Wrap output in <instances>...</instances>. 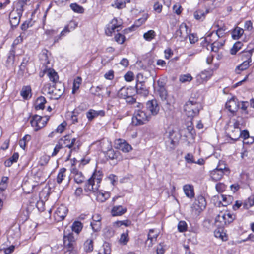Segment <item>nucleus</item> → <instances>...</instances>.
<instances>
[{
    "mask_svg": "<svg viewBox=\"0 0 254 254\" xmlns=\"http://www.w3.org/2000/svg\"><path fill=\"white\" fill-rule=\"evenodd\" d=\"M102 176L101 171L94 172L84 185L85 191L86 192H95L99 189Z\"/></svg>",
    "mask_w": 254,
    "mask_h": 254,
    "instance_id": "nucleus-1",
    "label": "nucleus"
},
{
    "mask_svg": "<svg viewBox=\"0 0 254 254\" xmlns=\"http://www.w3.org/2000/svg\"><path fill=\"white\" fill-rule=\"evenodd\" d=\"M151 118L150 115L145 110L137 109L134 112L132 122L134 125H141L147 123Z\"/></svg>",
    "mask_w": 254,
    "mask_h": 254,
    "instance_id": "nucleus-2",
    "label": "nucleus"
},
{
    "mask_svg": "<svg viewBox=\"0 0 254 254\" xmlns=\"http://www.w3.org/2000/svg\"><path fill=\"white\" fill-rule=\"evenodd\" d=\"M202 108L200 103L194 100H189L184 106V112L188 117L192 118L197 116Z\"/></svg>",
    "mask_w": 254,
    "mask_h": 254,
    "instance_id": "nucleus-3",
    "label": "nucleus"
},
{
    "mask_svg": "<svg viewBox=\"0 0 254 254\" xmlns=\"http://www.w3.org/2000/svg\"><path fill=\"white\" fill-rule=\"evenodd\" d=\"M29 0H19L17 3L19 10L12 11L9 14L10 23L12 27H16L19 23L23 7Z\"/></svg>",
    "mask_w": 254,
    "mask_h": 254,
    "instance_id": "nucleus-4",
    "label": "nucleus"
},
{
    "mask_svg": "<svg viewBox=\"0 0 254 254\" xmlns=\"http://www.w3.org/2000/svg\"><path fill=\"white\" fill-rule=\"evenodd\" d=\"M206 202L202 195H199L191 206V212L194 215H198L205 208Z\"/></svg>",
    "mask_w": 254,
    "mask_h": 254,
    "instance_id": "nucleus-5",
    "label": "nucleus"
},
{
    "mask_svg": "<svg viewBox=\"0 0 254 254\" xmlns=\"http://www.w3.org/2000/svg\"><path fill=\"white\" fill-rule=\"evenodd\" d=\"M64 245V248L71 253H74L76 246V239L73 234L69 233L67 235H64L63 238Z\"/></svg>",
    "mask_w": 254,
    "mask_h": 254,
    "instance_id": "nucleus-6",
    "label": "nucleus"
},
{
    "mask_svg": "<svg viewBox=\"0 0 254 254\" xmlns=\"http://www.w3.org/2000/svg\"><path fill=\"white\" fill-rule=\"evenodd\" d=\"M48 120V118L44 119L40 116L35 115L32 117L30 123L34 130L37 131L45 126Z\"/></svg>",
    "mask_w": 254,
    "mask_h": 254,
    "instance_id": "nucleus-7",
    "label": "nucleus"
},
{
    "mask_svg": "<svg viewBox=\"0 0 254 254\" xmlns=\"http://www.w3.org/2000/svg\"><path fill=\"white\" fill-rule=\"evenodd\" d=\"M144 110H145L146 112H148L151 118L153 116L156 115L159 110V107L156 100H152L148 101L146 103V109H144Z\"/></svg>",
    "mask_w": 254,
    "mask_h": 254,
    "instance_id": "nucleus-8",
    "label": "nucleus"
},
{
    "mask_svg": "<svg viewBox=\"0 0 254 254\" xmlns=\"http://www.w3.org/2000/svg\"><path fill=\"white\" fill-rule=\"evenodd\" d=\"M159 234V231L154 229H151L149 230L147 235V240L145 242V245L150 248L157 242V238Z\"/></svg>",
    "mask_w": 254,
    "mask_h": 254,
    "instance_id": "nucleus-9",
    "label": "nucleus"
},
{
    "mask_svg": "<svg viewBox=\"0 0 254 254\" xmlns=\"http://www.w3.org/2000/svg\"><path fill=\"white\" fill-rule=\"evenodd\" d=\"M140 77H142V75L138 74L137 76V79L135 86L136 92L139 94L142 95L144 96H146L148 94L149 92L144 85V82L139 81Z\"/></svg>",
    "mask_w": 254,
    "mask_h": 254,
    "instance_id": "nucleus-10",
    "label": "nucleus"
},
{
    "mask_svg": "<svg viewBox=\"0 0 254 254\" xmlns=\"http://www.w3.org/2000/svg\"><path fill=\"white\" fill-rule=\"evenodd\" d=\"M121 29V25L117 24V19L114 18L112 20L111 23L109 24L105 30V33L107 36H111L112 33L114 32L116 30L119 31Z\"/></svg>",
    "mask_w": 254,
    "mask_h": 254,
    "instance_id": "nucleus-11",
    "label": "nucleus"
},
{
    "mask_svg": "<svg viewBox=\"0 0 254 254\" xmlns=\"http://www.w3.org/2000/svg\"><path fill=\"white\" fill-rule=\"evenodd\" d=\"M67 212L68 209L66 207L61 205L56 210L54 213V217L58 221L63 220L66 216Z\"/></svg>",
    "mask_w": 254,
    "mask_h": 254,
    "instance_id": "nucleus-12",
    "label": "nucleus"
},
{
    "mask_svg": "<svg viewBox=\"0 0 254 254\" xmlns=\"http://www.w3.org/2000/svg\"><path fill=\"white\" fill-rule=\"evenodd\" d=\"M71 174L73 175V178L74 181L77 184L82 183L85 180V177L83 175L82 173L78 171L74 166L73 164L70 169Z\"/></svg>",
    "mask_w": 254,
    "mask_h": 254,
    "instance_id": "nucleus-13",
    "label": "nucleus"
},
{
    "mask_svg": "<svg viewBox=\"0 0 254 254\" xmlns=\"http://www.w3.org/2000/svg\"><path fill=\"white\" fill-rule=\"evenodd\" d=\"M64 91V88L60 83L55 86H53V91H51V98L54 99H59L63 95Z\"/></svg>",
    "mask_w": 254,
    "mask_h": 254,
    "instance_id": "nucleus-14",
    "label": "nucleus"
},
{
    "mask_svg": "<svg viewBox=\"0 0 254 254\" xmlns=\"http://www.w3.org/2000/svg\"><path fill=\"white\" fill-rule=\"evenodd\" d=\"M190 32V30L188 29L187 25L182 23L179 27V28L176 30L175 35L177 37H180L182 38H186L189 35Z\"/></svg>",
    "mask_w": 254,
    "mask_h": 254,
    "instance_id": "nucleus-15",
    "label": "nucleus"
},
{
    "mask_svg": "<svg viewBox=\"0 0 254 254\" xmlns=\"http://www.w3.org/2000/svg\"><path fill=\"white\" fill-rule=\"evenodd\" d=\"M226 108L231 113H234L239 108V102L234 97L228 101L225 104Z\"/></svg>",
    "mask_w": 254,
    "mask_h": 254,
    "instance_id": "nucleus-16",
    "label": "nucleus"
},
{
    "mask_svg": "<svg viewBox=\"0 0 254 254\" xmlns=\"http://www.w3.org/2000/svg\"><path fill=\"white\" fill-rule=\"evenodd\" d=\"M76 139L75 138H70L69 135H66L63 138H61L60 141L63 142V146L64 145L65 147H68L69 149H71L74 145H76L77 143L76 142Z\"/></svg>",
    "mask_w": 254,
    "mask_h": 254,
    "instance_id": "nucleus-17",
    "label": "nucleus"
},
{
    "mask_svg": "<svg viewBox=\"0 0 254 254\" xmlns=\"http://www.w3.org/2000/svg\"><path fill=\"white\" fill-rule=\"evenodd\" d=\"M212 75L211 70H204L202 71L196 76V79L199 83H203L206 81Z\"/></svg>",
    "mask_w": 254,
    "mask_h": 254,
    "instance_id": "nucleus-18",
    "label": "nucleus"
},
{
    "mask_svg": "<svg viewBox=\"0 0 254 254\" xmlns=\"http://www.w3.org/2000/svg\"><path fill=\"white\" fill-rule=\"evenodd\" d=\"M104 115L105 112L104 110L96 111L93 109H90L86 113V117L89 121H91L98 116H104Z\"/></svg>",
    "mask_w": 254,
    "mask_h": 254,
    "instance_id": "nucleus-19",
    "label": "nucleus"
},
{
    "mask_svg": "<svg viewBox=\"0 0 254 254\" xmlns=\"http://www.w3.org/2000/svg\"><path fill=\"white\" fill-rule=\"evenodd\" d=\"M44 73H47L50 80L52 82L56 83L58 81V75L54 69H51L50 68L44 69Z\"/></svg>",
    "mask_w": 254,
    "mask_h": 254,
    "instance_id": "nucleus-20",
    "label": "nucleus"
},
{
    "mask_svg": "<svg viewBox=\"0 0 254 254\" xmlns=\"http://www.w3.org/2000/svg\"><path fill=\"white\" fill-rule=\"evenodd\" d=\"M127 211V209L121 205L115 206L112 209L111 214L113 216H121L124 214Z\"/></svg>",
    "mask_w": 254,
    "mask_h": 254,
    "instance_id": "nucleus-21",
    "label": "nucleus"
},
{
    "mask_svg": "<svg viewBox=\"0 0 254 254\" xmlns=\"http://www.w3.org/2000/svg\"><path fill=\"white\" fill-rule=\"evenodd\" d=\"M224 172L222 171V169H214L210 172V176L214 181L220 180L224 175Z\"/></svg>",
    "mask_w": 254,
    "mask_h": 254,
    "instance_id": "nucleus-22",
    "label": "nucleus"
},
{
    "mask_svg": "<svg viewBox=\"0 0 254 254\" xmlns=\"http://www.w3.org/2000/svg\"><path fill=\"white\" fill-rule=\"evenodd\" d=\"M93 193L96 195L97 200L101 202L105 201L110 197V194L109 192H102L99 191L98 190Z\"/></svg>",
    "mask_w": 254,
    "mask_h": 254,
    "instance_id": "nucleus-23",
    "label": "nucleus"
},
{
    "mask_svg": "<svg viewBox=\"0 0 254 254\" xmlns=\"http://www.w3.org/2000/svg\"><path fill=\"white\" fill-rule=\"evenodd\" d=\"M118 142V148L124 152H128L132 149V147L130 145L128 144L125 141L121 139H119Z\"/></svg>",
    "mask_w": 254,
    "mask_h": 254,
    "instance_id": "nucleus-24",
    "label": "nucleus"
},
{
    "mask_svg": "<svg viewBox=\"0 0 254 254\" xmlns=\"http://www.w3.org/2000/svg\"><path fill=\"white\" fill-rule=\"evenodd\" d=\"M47 101L43 96L39 97L35 103V108L36 110H43L45 108V104Z\"/></svg>",
    "mask_w": 254,
    "mask_h": 254,
    "instance_id": "nucleus-25",
    "label": "nucleus"
},
{
    "mask_svg": "<svg viewBox=\"0 0 254 254\" xmlns=\"http://www.w3.org/2000/svg\"><path fill=\"white\" fill-rule=\"evenodd\" d=\"M183 190L186 195L189 198H192L194 196L193 187L190 185H185L183 186Z\"/></svg>",
    "mask_w": 254,
    "mask_h": 254,
    "instance_id": "nucleus-26",
    "label": "nucleus"
},
{
    "mask_svg": "<svg viewBox=\"0 0 254 254\" xmlns=\"http://www.w3.org/2000/svg\"><path fill=\"white\" fill-rule=\"evenodd\" d=\"M208 13V10L204 11L203 10L198 9L194 12L193 15L196 20L203 21L205 17L206 14Z\"/></svg>",
    "mask_w": 254,
    "mask_h": 254,
    "instance_id": "nucleus-27",
    "label": "nucleus"
},
{
    "mask_svg": "<svg viewBox=\"0 0 254 254\" xmlns=\"http://www.w3.org/2000/svg\"><path fill=\"white\" fill-rule=\"evenodd\" d=\"M48 51L44 50L42 51V53L40 55V61L41 63L44 65L45 66V69H48L47 65L49 64V60L48 59V57L47 55Z\"/></svg>",
    "mask_w": 254,
    "mask_h": 254,
    "instance_id": "nucleus-28",
    "label": "nucleus"
},
{
    "mask_svg": "<svg viewBox=\"0 0 254 254\" xmlns=\"http://www.w3.org/2000/svg\"><path fill=\"white\" fill-rule=\"evenodd\" d=\"M243 33V29L236 27L232 32V37L233 39L237 40L242 36Z\"/></svg>",
    "mask_w": 254,
    "mask_h": 254,
    "instance_id": "nucleus-29",
    "label": "nucleus"
},
{
    "mask_svg": "<svg viewBox=\"0 0 254 254\" xmlns=\"http://www.w3.org/2000/svg\"><path fill=\"white\" fill-rule=\"evenodd\" d=\"M253 51H254L253 49H251V50L246 51H243L241 53V56L242 60L243 61L245 60V61H247V62H252L251 57H252V53H253Z\"/></svg>",
    "mask_w": 254,
    "mask_h": 254,
    "instance_id": "nucleus-30",
    "label": "nucleus"
},
{
    "mask_svg": "<svg viewBox=\"0 0 254 254\" xmlns=\"http://www.w3.org/2000/svg\"><path fill=\"white\" fill-rule=\"evenodd\" d=\"M84 250L87 253L91 252L93 250V242L92 239H88L84 243Z\"/></svg>",
    "mask_w": 254,
    "mask_h": 254,
    "instance_id": "nucleus-31",
    "label": "nucleus"
},
{
    "mask_svg": "<svg viewBox=\"0 0 254 254\" xmlns=\"http://www.w3.org/2000/svg\"><path fill=\"white\" fill-rule=\"evenodd\" d=\"M222 216L224 221H226V226L229 225L234 220L235 216L228 212H222Z\"/></svg>",
    "mask_w": 254,
    "mask_h": 254,
    "instance_id": "nucleus-32",
    "label": "nucleus"
},
{
    "mask_svg": "<svg viewBox=\"0 0 254 254\" xmlns=\"http://www.w3.org/2000/svg\"><path fill=\"white\" fill-rule=\"evenodd\" d=\"M131 90V88L122 87L118 92V95L120 98L126 99L130 94L129 93V91Z\"/></svg>",
    "mask_w": 254,
    "mask_h": 254,
    "instance_id": "nucleus-33",
    "label": "nucleus"
},
{
    "mask_svg": "<svg viewBox=\"0 0 254 254\" xmlns=\"http://www.w3.org/2000/svg\"><path fill=\"white\" fill-rule=\"evenodd\" d=\"M71 228L73 231L79 234L83 228V224L79 221H75L72 224Z\"/></svg>",
    "mask_w": 254,
    "mask_h": 254,
    "instance_id": "nucleus-34",
    "label": "nucleus"
},
{
    "mask_svg": "<svg viewBox=\"0 0 254 254\" xmlns=\"http://www.w3.org/2000/svg\"><path fill=\"white\" fill-rule=\"evenodd\" d=\"M251 62H247V61H243V62L240 64L239 65L237 66L236 68V72L239 74L240 73V72L243 70H245L247 69L250 65V63Z\"/></svg>",
    "mask_w": 254,
    "mask_h": 254,
    "instance_id": "nucleus-35",
    "label": "nucleus"
},
{
    "mask_svg": "<svg viewBox=\"0 0 254 254\" xmlns=\"http://www.w3.org/2000/svg\"><path fill=\"white\" fill-rule=\"evenodd\" d=\"M158 91L161 100L162 101H166L167 103L168 104L167 100L168 94L166 89L163 86H159Z\"/></svg>",
    "mask_w": 254,
    "mask_h": 254,
    "instance_id": "nucleus-36",
    "label": "nucleus"
},
{
    "mask_svg": "<svg viewBox=\"0 0 254 254\" xmlns=\"http://www.w3.org/2000/svg\"><path fill=\"white\" fill-rule=\"evenodd\" d=\"M65 171L66 169L64 168H61L59 170V173L57 177V182L60 184L62 183V181L64 179L65 177Z\"/></svg>",
    "mask_w": 254,
    "mask_h": 254,
    "instance_id": "nucleus-37",
    "label": "nucleus"
},
{
    "mask_svg": "<svg viewBox=\"0 0 254 254\" xmlns=\"http://www.w3.org/2000/svg\"><path fill=\"white\" fill-rule=\"evenodd\" d=\"M31 91V87L29 86H25L23 87L20 92V95L24 99H26L28 98Z\"/></svg>",
    "mask_w": 254,
    "mask_h": 254,
    "instance_id": "nucleus-38",
    "label": "nucleus"
},
{
    "mask_svg": "<svg viewBox=\"0 0 254 254\" xmlns=\"http://www.w3.org/2000/svg\"><path fill=\"white\" fill-rule=\"evenodd\" d=\"M82 82V78L78 76L74 80L73 82L72 93L74 94L75 92L79 88L80 85Z\"/></svg>",
    "mask_w": 254,
    "mask_h": 254,
    "instance_id": "nucleus-39",
    "label": "nucleus"
},
{
    "mask_svg": "<svg viewBox=\"0 0 254 254\" xmlns=\"http://www.w3.org/2000/svg\"><path fill=\"white\" fill-rule=\"evenodd\" d=\"M128 230H127L126 232L121 234L120 239L119 240V242L121 244L125 245L127 244V243L128 242Z\"/></svg>",
    "mask_w": 254,
    "mask_h": 254,
    "instance_id": "nucleus-40",
    "label": "nucleus"
},
{
    "mask_svg": "<svg viewBox=\"0 0 254 254\" xmlns=\"http://www.w3.org/2000/svg\"><path fill=\"white\" fill-rule=\"evenodd\" d=\"M222 216V212H220L215 218V223H219L218 225L219 227H224L226 226V221H224Z\"/></svg>",
    "mask_w": 254,
    "mask_h": 254,
    "instance_id": "nucleus-41",
    "label": "nucleus"
},
{
    "mask_svg": "<svg viewBox=\"0 0 254 254\" xmlns=\"http://www.w3.org/2000/svg\"><path fill=\"white\" fill-rule=\"evenodd\" d=\"M243 44L241 42H236L230 50V53L232 55H235L236 53L241 49Z\"/></svg>",
    "mask_w": 254,
    "mask_h": 254,
    "instance_id": "nucleus-42",
    "label": "nucleus"
},
{
    "mask_svg": "<svg viewBox=\"0 0 254 254\" xmlns=\"http://www.w3.org/2000/svg\"><path fill=\"white\" fill-rule=\"evenodd\" d=\"M70 6L71 9L75 12L78 13H83L84 12V9L83 7L77 3H72Z\"/></svg>",
    "mask_w": 254,
    "mask_h": 254,
    "instance_id": "nucleus-43",
    "label": "nucleus"
},
{
    "mask_svg": "<svg viewBox=\"0 0 254 254\" xmlns=\"http://www.w3.org/2000/svg\"><path fill=\"white\" fill-rule=\"evenodd\" d=\"M156 36L155 32L154 30H150L143 34L144 38L148 41H151L155 38Z\"/></svg>",
    "mask_w": 254,
    "mask_h": 254,
    "instance_id": "nucleus-44",
    "label": "nucleus"
},
{
    "mask_svg": "<svg viewBox=\"0 0 254 254\" xmlns=\"http://www.w3.org/2000/svg\"><path fill=\"white\" fill-rule=\"evenodd\" d=\"M224 45V42L215 41L211 45V50L213 52H217L220 48L222 47Z\"/></svg>",
    "mask_w": 254,
    "mask_h": 254,
    "instance_id": "nucleus-45",
    "label": "nucleus"
},
{
    "mask_svg": "<svg viewBox=\"0 0 254 254\" xmlns=\"http://www.w3.org/2000/svg\"><path fill=\"white\" fill-rule=\"evenodd\" d=\"M221 197L222 201L224 202L223 206H227V205L231 203L233 200V197L231 195H225L222 194Z\"/></svg>",
    "mask_w": 254,
    "mask_h": 254,
    "instance_id": "nucleus-46",
    "label": "nucleus"
},
{
    "mask_svg": "<svg viewBox=\"0 0 254 254\" xmlns=\"http://www.w3.org/2000/svg\"><path fill=\"white\" fill-rule=\"evenodd\" d=\"M131 222L128 220H125L123 221H117L113 224V226L116 227H119L122 225H124L126 227L130 226Z\"/></svg>",
    "mask_w": 254,
    "mask_h": 254,
    "instance_id": "nucleus-47",
    "label": "nucleus"
},
{
    "mask_svg": "<svg viewBox=\"0 0 254 254\" xmlns=\"http://www.w3.org/2000/svg\"><path fill=\"white\" fill-rule=\"evenodd\" d=\"M70 32V30L68 29V27L65 26L64 29L61 32L60 35L55 37L54 42L55 43L58 42L59 40L61 38V37L65 36L67 33Z\"/></svg>",
    "mask_w": 254,
    "mask_h": 254,
    "instance_id": "nucleus-48",
    "label": "nucleus"
},
{
    "mask_svg": "<svg viewBox=\"0 0 254 254\" xmlns=\"http://www.w3.org/2000/svg\"><path fill=\"white\" fill-rule=\"evenodd\" d=\"M192 77L190 74L181 75L179 77V80L182 83L190 82L192 80Z\"/></svg>",
    "mask_w": 254,
    "mask_h": 254,
    "instance_id": "nucleus-49",
    "label": "nucleus"
},
{
    "mask_svg": "<svg viewBox=\"0 0 254 254\" xmlns=\"http://www.w3.org/2000/svg\"><path fill=\"white\" fill-rule=\"evenodd\" d=\"M100 218H96V219L93 220V221L91 222V226L94 231H97L100 228Z\"/></svg>",
    "mask_w": 254,
    "mask_h": 254,
    "instance_id": "nucleus-50",
    "label": "nucleus"
},
{
    "mask_svg": "<svg viewBox=\"0 0 254 254\" xmlns=\"http://www.w3.org/2000/svg\"><path fill=\"white\" fill-rule=\"evenodd\" d=\"M33 22L32 21V20L31 19H28L22 24V25H21V29L23 31H25L29 27H31L33 25Z\"/></svg>",
    "mask_w": 254,
    "mask_h": 254,
    "instance_id": "nucleus-51",
    "label": "nucleus"
},
{
    "mask_svg": "<svg viewBox=\"0 0 254 254\" xmlns=\"http://www.w3.org/2000/svg\"><path fill=\"white\" fill-rule=\"evenodd\" d=\"M187 224L184 221H181L178 224V229L179 232H183L187 230Z\"/></svg>",
    "mask_w": 254,
    "mask_h": 254,
    "instance_id": "nucleus-52",
    "label": "nucleus"
},
{
    "mask_svg": "<svg viewBox=\"0 0 254 254\" xmlns=\"http://www.w3.org/2000/svg\"><path fill=\"white\" fill-rule=\"evenodd\" d=\"M227 28L225 26L219 27L216 30V34L219 38L222 37L225 34Z\"/></svg>",
    "mask_w": 254,
    "mask_h": 254,
    "instance_id": "nucleus-53",
    "label": "nucleus"
},
{
    "mask_svg": "<svg viewBox=\"0 0 254 254\" xmlns=\"http://www.w3.org/2000/svg\"><path fill=\"white\" fill-rule=\"evenodd\" d=\"M173 12L177 15H180L183 10V8L180 4L177 3L173 6Z\"/></svg>",
    "mask_w": 254,
    "mask_h": 254,
    "instance_id": "nucleus-54",
    "label": "nucleus"
},
{
    "mask_svg": "<svg viewBox=\"0 0 254 254\" xmlns=\"http://www.w3.org/2000/svg\"><path fill=\"white\" fill-rule=\"evenodd\" d=\"M215 188L219 193H221L225 191L226 186L223 183H219L216 185Z\"/></svg>",
    "mask_w": 254,
    "mask_h": 254,
    "instance_id": "nucleus-55",
    "label": "nucleus"
},
{
    "mask_svg": "<svg viewBox=\"0 0 254 254\" xmlns=\"http://www.w3.org/2000/svg\"><path fill=\"white\" fill-rule=\"evenodd\" d=\"M241 130L240 128L234 129L233 134H230V137L232 139L237 140L240 136Z\"/></svg>",
    "mask_w": 254,
    "mask_h": 254,
    "instance_id": "nucleus-56",
    "label": "nucleus"
},
{
    "mask_svg": "<svg viewBox=\"0 0 254 254\" xmlns=\"http://www.w3.org/2000/svg\"><path fill=\"white\" fill-rule=\"evenodd\" d=\"M184 158L186 162L188 163L191 164L195 163V161L194 159V157L192 154L187 153L185 155Z\"/></svg>",
    "mask_w": 254,
    "mask_h": 254,
    "instance_id": "nucleus-57",
    "label": "nucleus"
},
{
    "mask_svg": "<svg viewBox=\"0 0 254 254\" xmlns=\"http://www.w3.org/2000/svg\"><path fill=\"white\" fill-rule=\"evenodd\" d=\"M102 89V86H98L96 87L92 86L90 88L91 93L94 95L99 96V92Z\"/></svg>",
    "mask_w": 254,
    "mask_h": 254,
    "instance_id": "nucleus-58",
    "label": "nucleus"
},
{
    "mask_svg": "<svg viewBox=\"0 0 254 254\" xmlns=\"http://www.w3.org/2000/svg\"><path fill=\"white\" fill-rule=\"evenodd\" d=\"M114 38H115V41L117 43H118L119 44H122L124 42L125 38L124 35H123L120 33H118L117 34H116Z\"/></svg>",
    "mask_w": 254,
    "mask_h": 254,
    "instance_id": "nucleus-59",
    "label": "nucleus"
},
{
    "mask_svg": "<svg viewBox=\"0 0 254 254\" xmlns=\"http://www.w3.org/2000/svg\"><path fill=\"white\" fill-rule=\"evenodd\" d=\"M103 252L101 251L98 254H110L111 249L108 244H105L103 246Z\"/></svg>",
    "mask_w": 254,
    "mask_h": 254,
    "instance_id": "nucleus-60",
    "label": "nucleus"
},
{
    "mask_svg": "<svg viewBox=\"0 0 254 254\" xmlns=\"http://www.w3.org/2000/svg\"><path fill=\"white\" fill-rule=\"evenodd\" d=\"M50 157L47 155L42 156L40 159L39 164L41 166H44L47 164L49 161Z\"/></svg>",
    "mask_w": 254,
    "mask_h": 254,
    "instance_id": "nucleus-61",
    "label": "nucleus"
},
{
    "mask_svg": "<svg viewBox=\"0 0 254 254\" xmlns=\"http://www.w3.org/2000/svg\"><path fill=\"white\" fill-rule=\"evenodd\" d=\"M53 86H51L50 84H46L43 88V91L52 95V92L53 91Z\"/></svg>",
    "mask_w": 254,
    "mask_h": 254,
    "instance_id": "nucleus-62",
    "label": "nucleus"
},
{
    "mask_svg": "<svg viewBox=\"0 0 254 254\" xmlns=\"http://www.w3.org/2000/svg\"><path fill=\"white\" fill-rule=\"evenodd\" d=\"M63 148L62 143L59 142L55 146L54 151L52 154V156H54L57 154L59 150Z\"/></svg>",
    "mask_w": 254,
    "mask_h": 254,
    "instance_id": "nucleus-63",
    "label": "nucleus"
},
{
    "mask_svg": "<svg viewBox=\"0 0 254 254\" xmlns=\"http://www.w3.org/2000/svg\"><path fill=\"white\" fill-rule=\"evenodd\" d=\"M106 156L108 158L113 160L117 158V155L113 150H109L107 152Z\"/></svg>",
    "mask_w": 254,
    "mask_h": 254,
    "instance_id": "nucleus-64",
    "label": "nucleus"
}]
</instances>
